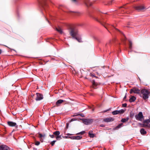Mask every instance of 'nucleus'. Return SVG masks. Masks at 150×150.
I'll return each instance as SVG.
<instances>
[{"mask_svg": "<svg viewBox=\"0 0 150 150\" xmlns=\"http://www.w3.org/2000/svg\"><path fill=\"white\" fill-rule=\"evenodd\" d=\"M82 76L84 77L85 79H88L90 76L92 77H95L97 78L93 74L91 73L88 70L86 71H83V72L82 73Z\"/></svg>", "mask_w": 150, "mask_h": 150, "instance_id": "nucleus-1", "label": "nucleus"}, {"mask_svg": "<svg viewBox=\"0 0 150 150\" xmlns=\"http://www.w3.org/2000/svg\"><path fill=\"white\" fill-rule=\"evenodd\" d=\"M69 33L74 38L79 36L77 30L75 28H71L69 31Z\"/></svg>", "mask_w": 150, "mask_h": 150, "instance_id": "nucleus-2", "label": "nucleus"}, {"mask_svg": "<svg viewBox=\"0 0 150 150\" xmlns=\"http://www.w3.org/2000/svg\"><path fill=\"white\" fill-rule=\"evenodd\" d=\"M141 93L142 94V97L144 100H146L149 98V95L150 92L149 90L146 89H143L141 91Z\"/></svg>", "mask_w": 150, "mask_h": 150, "instance_id": "nucleus-3", "label": "nucleus"}, {"mask_svg": "<svg viewBox=\"0 0 150 150\" xmlns=\"http://www.w3.org/2000/svg\"><path fill=\"white\" fill-rule=\"evenodd\" d=\"M82 120L83 123L87 125L91 124L93 122V120L91 118L83 119Z\"/></svg>", "mask_w": 150, "mask_h": 150, "instance_id": "nucleus-4", "label": "nucleus"}, {"mask_svg": "<svg viewBox=\"0 0 150 150\" xmlns=\"http://www.w3.org/2000/svg\"><path fill=\"white\" fill-rule=\"evenodd\" d=\"M135 117L137 120L140 121H142V119L144 118L142 113L141 112H139L137 115H135Z\"/></svg>", "mask_w": 150, "mask_h": 150, "instance_id": "nucleus-5", "label": "nucleus"}, {"mask_svg": "<svg viewBox=\"0 0 150 150\" xmlns=\"http://www.w3.org/2000/svg\"><path fill=\"white\" fill-rule=\"evenodd\" d=\"M140 92V90L138 88L136 87H134L130 89L129 93L130 94L134 93L139 94Z\"/></svg>", "mask_w": 150, "mask_h": 150, "instance_id": "nucleus-6", "label": "nucleus"}, {"mask_svg": "<svg viewBox=\"0 0 150 150\" xmlns=\"http://www.w3.org/2000/svg\"><path fill=\"white\" fill-rule=\"evenodd\" d=\"M38 137L39 138L40 141L42 142H43L45 137V134H42L38 133Z\"/></svg>", "mask_w": 150, "mask_h": 150, "instance_id": "nucleus-7", "label": "nucleus"}, {"mask_svg": "<svg viewBox=\"0 0 150 150\" xmlns=\"http://www.w3.org/2000/svg\"><path fill=\"white\" fill-rule=\"evenodd\" d=\"M10 148L7 146L5 145H2L0 146V150H10Z\"/></svg>", "mask_w": 150, "mask_h": 150, "instance_id": "nucleus-8", "label": "nucleus"}, {"mask_svg": "<svg viewBox=\"0 0 150 150\" xmlns=\"http://www.w3.org/2000/svg\"><path fill=\"white\" fill-rule=\"evenodd\" d=\"M135 8L136 10L140 11L145 9V8L143 6L140 5L135 7Z\"/></svg>", "mask_w": 150, "mask_h": 150, "instance_id": "nucleus-9", "label": "nucleus"}, {"mask_svg": "<svg viewBox=\"0 0 150 150\" xmlns=\"http://www.w3.org/2000/svg\"><path fill=\"white\" fill-rule=\"evenodd\" d=\"M114 120V119L111 117H106L103 119V121L105 122H112Z\"/></svg>", "mask_w": 150, "mask_h": 150, "instance_id": "nucleus-10", "label": "nucleus"}, {"mask_svg": "<svg viewBox=\"0 0 150 150\" xmlns=\"http://www.w3.org/2000/svg\"><path fill=\"white\" fill-rule=\"evenodd\" d=\"M99 85V84L97 83L94 80L92 81V87L96 89L97 87V86Z\"/></svg>", "mask_w": 150, "mask_h": 150, "instance_id": "nucleus-11", "label": "nucleus"}, {"mask_svg": "<svg viewBox=\"0 0 150 150\" xmlns=\"http://www.w3.org/2000/svg\"><path fill=\"white\" fill-rule=\"evenodd\" d=\"M72 139H80L82 138V137L80 136H72L70 137Z\"/></svg>", "mask_w": 150, "mask_h": 150, "instance_id": "nucleus-12", "label": "nucleus"}, {"mask_svg": "<svg viewBox=\"0 0 150 150\" xmlns=\"http://www.w3.org/2000/svg\"><path fill=\"white\" fill-rule=\"evenodd\" d=\"M8 125L11 127H14L16 125V123L11 121H8L7 122Z\"/></svg>", "mask_w": 150, "mask_h": 150, "instance_id": "nucleus-13", "label": "nucleus"}, {"mask_svg": "<svg viewBox=\"0 0 150 150\" xmlns=\"http://www.w3.org/2000/svg\"><path fill=\"white\" fill-rule=\"evenodd\" d=\"M64 101V100H62L59 99L58 100L56 103V105L57 106H59V105Z\"/></svg>", "mask_w": 150, "mask_h": 150, "instance_id": "nucleus-14", "label": "nucleus"}, {"mask_svg": "<svg viewBox=\"0 0 150 150\" xmlns=\"http://www.w3.org/2000/svg\"><path fill=\"white\" fill-rule=\"evenodd\" d=\"M143 127H147L150 128V124L149 123H145L144 121L143 124Z\"/></svg>", "mask_w": 150, "mask_h": 150, "instance_id": "nucleus-15", "label": "nucleus"}, {"mask_svg": "<svg viewBox=\"0 0 150 150\" xmlns=\"http://www.w3.org/2000/svg\"><path fill=\"white\" fill-rule=\"evenodd\" d=\"M112 43V41L110 40H109L106 44V45H105V47L107 48H108V47H110L111 46Z\"/></svg>", "mask_w": 150, "mask_h": 150, "instance_id": "nucleus-16", "label": "nucleus"}, {"mask_svg": "<svg viewBox=\"0 0 150 150\" xmlns=\"http://www.w3.org/2000/svg\"><path fill=\"white\" fill-rule=\"evenodd\" d=\"M102 25L104 26L106 28V29H108V28H110L111 26L110 25L108 24H106L105 23H101Z\"/></svg>", "mask_w": 150, "mask_h": 150, "instance_id": "nucleus-17", "label": "nucleus"}, {"mask_svg": "<svg viewBox=\"0 0 150 150\" xmlns=\"http://www.w3.org/2000/svg\"><path fill=\"white\" fill-rule=\"evenodd\" d=\"M43 98V95L41 93H38V100H40Z\"/></svg>", "mask_w": 150, "mask_h": 150, "instance_id": "nucleus-18", "label": "nucleus"}, {"mask_svg": "<svg viewBox=\"0 0 150 150\" xmlns=\"http://www.w3.org/2000/svg\"><path fill=\"white\" fill-rule=\"evenodd\" d=\"M136 99V98L134 96H132L129 99V101L130 103L134 101Z\"/></svg>", "mask_w": 150, "mask_h": 150, "instance_id": "nucleus-19", "label": "nucleus"}, {"mask_svg": "<svg viewBox=\"0 0 150 150\" xmlns=\"http://www.w3.org/2000/svg\"><path fill=\"white\" fill-rule=\"evenodd\" d=\"M88 134L91 138H93L95 136V134L93 133V131L91 130L89 132Z\"/></svg>", "mask_w": 150, "mask_h": 150, "instance_id": "nucleus-20", "label": "nucleus"}, {"mask_svg": "<svg viewBox=\"0 0 150 150\" xmlns=\"http://www.w3.org/2000/svg\"><path fill=\"white\" fill-rule=\"evenodd\" d=\"M140 132L141 134L142 135H145L146 133V131L144 129V128H142L140 129Z\"/></svg>", "mask_w": 150, "mask_h": 150, "instance_id": "nucleus-21", "label": "nucleus"}, {"mask_svg": "<svg viewBox=\"0 0 150 150\" xmlns=\"http://www.w3.org/2000/svg\"><path fill=\"white\" fill-rule=\"evenodd\" d=\"M129 119V118L128 117H127L126 118H122V119L121 121L123 123H124L128 121Z\"/></svg>", "mask_w": 150, "mask_h": 150, "instance_id": "nucleus-22", "label": "nucleus"}, {"mask_svg": "<svg viewBox=\"0 0 150 150\" xmlns=\"http://www.w3.org/2000/svg\"><path fill=\"white\" fill-rule=\"evenodd\" d=\"M79 36H77L74 38L76 40L79 42H82L81 38L79 37Z\"/></svg>", "mask_w": 150, "mask_h": 150, "instance_id": "nucleus-23", "label": "nucleus"}, {"mask_svg": "<svg viewBox=\"0 0 150 150\" xmlns=\"http://www.w3.org/2000/svg\"><path fill=\"white\" fill-rule=\"evenodd\" d=\"M53 134L54 135L57 136L59 135L60 132L59 131H56L54 132Z\"/></svg>", "mask_w": 150, "mask_h": 150, "instance_id": "nucleus-24", "label": "nucleus"}, {"mask_svg": "<svg viewBox=\"0 0 150 150\" xmlns=\"http://www.w3.org/2000/svg\"><path fill=\"white\" fill-rule=\"evenodd\" d=\"M112 113L113 115H116L119 114V111L118 110H115L112 112Z\"/></svg>", "mask_w": 150, "mask_h": 150, "instance_id": "nucleus-25", "label": "nucleus"}, {"mask_svg": "<svg viewBox=\"0 0 150 150\" xmlns=\"http://www.w3.org/2000/svg\"><path fill=\"white\" fill-rule=\"evenodd\" d=\"M56 30L59 33L61 34H62V30L60 28H56Z\"/></svg>", "mask_w": 150, "mask_h": 150, "instance_id": "nucleus-26", "label": "nucleus"}, {"mask_svg": "<svg viewBox=\"0 0 150 150\" xmlns=\"http://www.w3.org/2000/svg\"><path fill=\"white\" fill-rule=\"evenodd\" d=\"M40 5L44 9L45 8V6H46V4L45 2H44L42 4H40Z\"/></svg>", "mask_w": 150, "mask_h": 150, "instance_id": "nucleus-27", "label": "nucleus"}, {"mask_svg": "<svg viewBox=\"0 0 150 150\" xmlns=\"http://www.w3.org/2000/svg\"><path fill=\"white\" fill-rule=\"evenodd\" d=\"M123 126V124L122 123H121L120 124H119L118 125H117L116 127V128H120L121 127Z\"/></svg>", "mask_w": 150, "mask_h": 150, "instance_id": "nucleus-28", "label": "nucleus"}, {"mask_svg": "<svg viewBox=\"0 0 150 150\" xmlns=\"http://www.w3.org/2000/svg\"><path fill=\"white\" fill-rule=\"evenodd\" d=\"M62 139L61 135H58L56 137V139L57 140H60Z\"/></svg>", "mask_w": 150, "mask_h": 150, "instance_id": "nucleus-29", "label": "nucleus"}, {"mask_svg": "<svg viewBox=\"0 0 150 150\" xmlns=\"http://www.w3.org/2000/svg\"><path fill=\"white\" fill-rule=\"evenodd\" d=\"M129 48L131 50L132 49V43L131 41H129Z\"/></svg>", "mask_w": 150, "mask_h": 150, "instance_id": "nucleus-30", "label": "nucleus"}, {"mask_svg": "<svg viewBox=\"0 0 150 150\" xmlns=\"http://www.w3.org/2000/svg\"><path fill=\"white\" fill-rule=\"evenodd\" d=\"M144 121L145 123H150V118L148 119H146Z\"/></svg>", "mask_w": 150, "mask_h": 150, "instance_id": "nucleus-31", "label": "nucleus"}, {"mask_svg": "<svg viewBox=\"0 0 150 150\" xmlns=\"http://www.w3.org/2000/svg\"><path fill=\"white\" fill-rule=\"evenodd\" d=\"M118 111H119V114H122L125 112V111L123 109H121Z\"/></svg>", "mask_w": 150, "mask_h": 150, "instance_id": "nucleus-32", "label": "nucleus"}, {"mask_svg": "<svg viewBox=\"0 0 150 150\" xmlns=\"http://www.w3.org/2000/svg\"><path fill=\"white\" fill-rule=\"evenodd\" d=\"M85 132L84 131H83L81 132H80L79 133H78L77 134H84L85 133Z\"/></svg>", "mask_w": 150, "mask_h": 150, "instance_id": "nucleus-33", "label": "nucleus"}, {"mask_svg": "<svg viewBox=\"0 0 150 150\" xmlns=\"http://www.w3.org/2000/svg\"><path fill=\"white\" fill-rule=\"evenodd\" d=\"M56 141V140H54V141H52V142H51L50 144H51V145H52V146H53L54 145L55 142Z\"/></svg>", "mask_w": 150, "mask_h": 150, "instance_id": "nucleus-34", "label": "nucleus"}, {"mask_svg": "<svg viewBox=\"0 0 150 150\" xmlns=\"http://www.w3.org/2000/svg\"><path fill=\"white\" fill-rule=\"evenodd\" d=\"M77 115H80V116H81L82 117H84V115L83 113H80V114H79ZM76 116H77V115H76Z\"/></svg>", "mask_w": 150, "mask_h": 150, "instance_id": "nucleus-35", "label": "nucleus"}, {"mask_svg": "<svg viewBox=\"0 0 150 150\" xmlns=\"http://www.w3.org/2000/svg\"><path fill=\"white\" fill-rule=\"evenodd\" d=\"M85 4H86L87 6H88V5H90V6H91V4H89V3H88V2H87V1H86V2H85Z\"/></svg>", "mask_w": 150, "mask_h": 150, "instance_id": "nucleus-36", "label": "nucleus"}, {"mask_svg": "<svg viewBox=\"0 0 150 150\" xmlns=\"http://www.w3.org/2000/svg\"><path fill=\"white\" fill-rule=\"evenodd\" d=\"M72 2L75 4H77V0H71Z\"/></svg>", "mask_w": 150, "mask_h": 150, "instance_id": "nucleus-37", "label": "nucleus"}, {"mask_svg": "<svg viewBox=\"0 0 150 150\" xmlns=\"http://www.w3.org/2000/svg\"><path fill=\"white\" fill-rule=\"evenodd\" d=\"M127 105V104L126 103L122 104V106L123 107H126Z\"/></svg>", "mask_w": 150, "mask_h": 150, "instance_id": "nucleus-38", "label": "nucleus"}, {"mask_svg": "<svg viewBox=\"0 0 150 150\" xmlns=\"http://www.w3.org/2000/svg\"><path fill=\"white\" fill-rule=\"evenodd\" d=\"M49 136L51 138H54V134L52 135H50Z\"/></svg>", "mask_w": 150, "mask_h": 150, "instance_id": "nucleus-39", "label": "nucleus"}, {"mask_svg": "<svg viewBox=\"0 0 150 150\" xmlns=\"http://www.w3.org/2000/svg\"><path fill=\"white\" fill-rule=\"evenodd\" d=\"M124 37H125V35H124ZM125 40H126V38H125H125L123 40V42L124 43V44H125Z\"/></svg>", "mask_w": 150, "mask_h": 150, "instance_id": "nucleus-40", "label": "nucleus"}, {"mask_svg": "<svg viewBox=\"0 0 150 150\" xmlns=\"http://www.w3.org/2000/svg\"><path fill=\"white\" fill-rule=\"evenodd\" d=\"M36 97L35 98V99L36 100H38V93H36Z\"/></svg>", "mask_w": 150, "mask_h": 150, "instance_id": "nucleus-41", "label": "nucleus"}, {"mask_svg": "<svg viewBox=\"0 0 150 150\" xmlns=\"http://www.w3.org/2000/svg\"><path fill=\"white\" fill-rule=\"evenodd\" d=\"M100 126L103 127H105V125L103 124H102L100 125Z\"/></svg>", "mask_w": 150, "mask_h": 150, "instance_id": "nucleus-42", "label": "nucleus"}, {"mask_svg": "<svg viewBox=\"0 0 150 150\" xmlns=\"http://www.w3.org/2000/svg\"><path fill=\"white\" fill-rule=\"evenodd\" d=\"M35 145H38V141H36L35 142Z\"/></svg>", "mask_w": 150, "mask_h": 150, "instance_id": "nucleus-43", "label": "nucleus"}, {"mask_svg": "<svg viewBox=\"0 0 150 150\" xmlns=\"http://www.w3.org/2000/svg\"><path fill=\"white\" fill-rule=\"evenodd\" d=\"M126 95H125L123 98V100H125V99H126Z\"/></svg>", "mask_w": 150, "mask_h": 150, "instance_id": "nucleus-44", "label": "nucleus"}, {"mask_svg": "<svg viewBox=\"0 0 150 150\" xmlns=\"http://www.w3.org/2000/svg\"><path fill=\"white\" fill-rule=\"evenodd\" d=\"M70 137H67V136H66L65 137V138H70Z\"/></svg>", "mask_w": 150, "mask_h": 150, "instance_id": "nucleus-45", "label": "nucleus"}, {"mask_svg": "<svg viewBox=\"0 0 150 150\" xmlns=\"http://www.w3.org/2000/svg\"><path fill=\"white\" fill-rule=\"evenodd\" d=\"M108 111V110H105V111H104V112H106L107 111Z\"/></svg>", "mask_w": 150, "mask_h": 150, "instance_id": "nucleus-46", "label": "nucleus"}, {"mask_svg": "<svg viewBox=\"0 0 150 150\" xmlns=\"http://www.w3.org/2000/svg\"><path fill=\"white\" fill-rule=\"evenodd\" d=\"M1 50L0 49V54H1Z\"/></svg>", "mask_w": 150, "mask_h": 150, "instance_id": "nucleus-47", "label": "nucleus"}, {"mask_svg": "<svg viewBox=\"0 0 150 150\" xmlns=\"http://www.w3.org/2000/svg\"><path fill=\"white\" fill-rule=\"evenodd\" d=\"M40 142L38 141V145L40 144Z\"/></svg>", "mask_w": 150, "mask_h": 150, "instance_id": "nucleus-48", "label": "nucleus"}, {"mask_svg": "<svg viewBox=\"0 0 150 150\" xmlns=\"http://www.w3.org/2000/svg\"><path fill=\"white\" fill-rule=\"evenodd\" d=\"M116 29L117 30H118V31H119L120 32V33H121V32L118 30L117 29Z\"/></svg>", "mask_w": 150, "mask_h": 150, "instance_id": "nucleus-49", "label": "nucleus"}, {"mask_svg": "<svg viewBox=\"0 0 150 150\" xmlns=\"http://www.w3.org/2000/svg\"><path fill=\"white\" fill-rule=\"evenodd\" d=\"M34 96V95H33V96Z\"/></svg>", "mask_w": 150, "mask_h": 150, "instance_id": "nucleus-50", "label": "nucleus"}, {"mask_svg": "<svg viewBox=\"0 0 150 150\" xmlns=\"http://www.w3.org/2000/svg\"><path fill=\"white\" fill-rule=\"evenodd\" d=\"M33 149H35V148H33Z\"/></svg>", "mask_w": 150, "mask_h": 150, "instance_id": "nucleus-51", "label": "nucleus"}, {"mask_svg": "<svg viewBox=\"0 0 150 150\" xmlns=\"http://www.w3.org/2000/svg\"><path fill=\"white\" fill-rule=\"evenodd\" d=\"M70 135V134H67V135Z\"/></svg>", "mask_w": 150, "mask_h": 150, "instance_id": "nucleus-52", "label": "nucleus"}]
</instances>
